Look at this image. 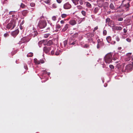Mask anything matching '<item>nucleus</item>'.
<instances>
[{
  "instance_id": "1",
  "label": "nucleus",
  "mask_w": 133,
  "mask_h": 133,
  "mask_svg": "<svg viewBox=\"0 0 133 133\" xmlns=\"http://www.w3.org/2000/svg\"><path fill=\"white\" fill-rule=\"evenodd\" d=\"M112 53L111 52L107 54L105 56L104 60L107 63L109 64L112 60Z\"/></svg>"
},
{
  "instance_id": "2",
  "label": "nucleus",
  "mask_w": 133,
  "mask_h": 133,
  "mask_svg": "<svg viewBox=\"0 0 133 133\" xmlns=\"http://www.w3.org/2000/svg\"><path fill=\"white\" fill-rule=\"evenodd\" d=\"M104 0H97V3L99 7H104L108 5V3L107 2L104 3Z\"/></svg>"
},
{
  "instance_id": "3",
  "label": "nucleus",
  "mask_w": 133,
  "mask_h": 133,
  "mask_svg": "<svg viewBox=\"0 0 133 133\" xmlns=\"http://www.w3.org/2000/svg\"><path fill=\"white\" fill-rule=\"evenodd\" d=\"M46 25V22L45 21L42 20L39 22L38 25L40 28L43 29L44 28Z\"/></svg>"
},
{
  "instance_id": "4",
  "label": "nucleus",
  "mask_w": 133,
  "mask_h": 133,
  "mask_svg": "<svg viewBox=\"0 0 133 133\" xmlns=\"http://www.w3.org/2000/svg\"><path fill=\"white\" fill-rule=\"evenodd\" d=\"M16 26V22L13 21L10 22V23L7 24L6 28L8 29H14Z\"/></svg>"
},
{
  "instance_id": "5",
  "label": "nucleus",
  "mask_w": 133,
  "mask_h": 133,
  "mask_svg": "<svg viewBox=\"0 0 133 133\" xmlns=\"http://www.w3.org/2000/svg\"><path fill=\"white\" fill-rule=\"evenodd\" d=\"M133 68V62L131 64H128L125 68V71L126 72H128L131 70Z\"/></svg>"
},
{
  "instance_id": "6",
  "label": "nucleus",
  "mask_w": 133,
  "mask_h": 133,
  "mask_svg": "<svg viewBox=\"0 0 133 133\" xmlns=\"http://www.w3.org/2000/svg\"><path fill=\"white\" fill-rule=\"evenodd\" d=\"M51 46L44 47L43 48V51L46 54H48L49 52V51L51 49Z\"/></svg>"
},
{
  "instance_id": "7",
  "label": "nucleus",
  "mask_w": 133,
  "mask_h": 133,
  "mask_svg": "<svg viewBox=\"0 0 133 133\" xmlns=\"http://www.w3.org/2000/svg\"><path fill=\"white\" fill-rule=\"evenodd\" d=\"M71 5L69 3V2H67L63 6V8L65 9H70L71 7Z\"/></svg>"
},
{
  "instance_id": "8",
  "label": "nucleus",
  "mask_w": 133,
  "mask_h": 133,
  "mask_svg": "<svg viewBox=\"0 0 133 133\" xmlns=\"http://www.w3.org/2000/svg\"><path fill=\"white\" fill-rule=\"evenodd\" d=\"M30 39L28 37H25L22 38L21 39V41L23 43H25L29 42Z\"/></svg>"
},
{
  "instance_id": "9",
  "label": "nucleus",
  "mask_w": 133,
  "mask_h": 133,
  "mask_svg": "<svg viewBox=\"0 0 133 133\" xmlns=\"http://www.w3.org/2000/svg\"><path fill=\"white\" fill-rule=\"evenodd\" d=\"M19 32V30L18 29H17L15 31L12 32L11 33V34L12 36L15 37L18 34Z\"/></svg>"
},
{
  "instance_id": "10",
  "label": "nucleus",
  "mask_w": 133,
  "mask_h": 133,
  "mask_svg": "<svg viewBox=\"0 0 133 133\" xmlns=\"http://www.w3.org/2000/svg\"><path fill=\"white\" fill-rule=\"evenodd\" d=\"M34 60L36 63L38 64H40V63H44V60L43 59H40L39 60H37V59H35Z\"/></svg>"
},
{
  "instance_id": "11",
  "label": "nucleus",
  "mask_w": 133,
  "mask_h": 133,
  "mask_svg": "<svg viewBox=\"0 0 133 133\" xmlns=\"http://www.w3.org/2000/svg\"><path fill=\"white\" fill-rule=\"evenodd\" d=\"M69 23L71 25H74L77 23L76 21L74 19L70 20L69 21Z\"/></svg>"
},
{
  "instance_id": "12",
  "label": "nucleus",
  "mask_w": 133,
  "mask_h": 133,
  "mask_svg": "<svg viewBox=\"0 0 133 133\" xmlns=\"http://www.w3.org/2000/svg\"><path fill=\"white\" fill-rule=\"evenodd\" d=\"M29 12L27 10H24L22 12V14L24 16H26Z\"/></svg>"
},
{
  "instance_id": "13",
  "label": "nucleus",
  "mask_w": 133,
  "mask_h": 133,
  "mask_svg": "<svg viewBox=\"0 0 133 133\" xmlns=\"http://www.w3.org/2000/svg\"><path fill=\"white\" fill-rule=\"evenodd\" d=\"M70 27V25L69 24H66L65 26L62 29V31L63 32L65 31L68 29Z\"/></svg>"
},
{
  "instance_id": "14",
  "label": "nucleus",
  "mask_w": 133,
  "mask_h": 133,
  "mask_svg": "<svg viewBox=\"0 0 133 133\" xmlns=\"http://www.w3.org/2000/svg\"><path fill=\"white\" fill-rule=\"evenodd\" d=\"M38 34L37 31H34V32H32L31 34V35L33 37H34L37 36Z\"/></svg>"
},
{
  "instance_id": "15",
  "label": "nucleus",
  "mask_w": 133,
  "mask_h": 133,
  "mask_svg": "<svg viewBox=\"0 0 133 133\" xmlns=\"http://www.w3.org/2000/svg\"><path fill=\"white\" fill-rule=\"evenodd\" d=\"M130 6V5L129 3H128L127 4H126L124 5V6L125 7V9L126 11H127L129 10V7Z\"/></svg>"
},
{
  "instance_id": "16",
  "label": "nucleus",
  "mask_w": 133,
  "mask_h": 133,
  "mask_svg": "<svg viewBox=\"0 0 133 133\" xmlns=\"http://www.w3.org/2000/svg\"><path fill=\"white\" fill-rule=\"evenodd\" d=\"M77 43V41L76 40H73V41H70L69 43L70 45H74Z\"/></svg>"
},
{
  "instance_id": "17",
  "label": "nucleus",
  "mask_w": 133,
  "mask_h": 133,
  "mask_svg": "<svg viewBox=\"0 0 133 133\" xmlns=\"http://www.w3.org/2000/svg\"><path fill=\"white\" fill-rule=\"evenodd\" d=\"M123 28L120 26H116L115 28V30H121Z\"/></svg>"
},
{
  "instance_id": "18",
  "label": "nucleus",
  "mask_w": 133,
  "mask_h": 133,
  "mask_svg": "<svg viewBox=\"0 0 133 133\" xmlns=\"http://www.w3.org/2000/svg\"><path fill=\"white\" fill-rule=\"evenodd\" d=\"M71 1L75 5L78 4V2L79 1V0H71Z\"/></svg>"
},
{
  "instance_id": "19",
  "label": "nucleus",
  "mask_w": 133,
  "mask_h": 133,
  "mask_svg": "<svg viewBox=\"0 0 133 133\" xmlns=\"http://www.w3.org/2000/svg\"><path fill=\"white\" fill-rule=\"evenodd\" d=\"M53 43L51 40H50L47 42L46 45L48 46H50L53 44Z\"/></svg>"
},
{
  "instance_id": "20",
  "label": "nucleus",
  "mask_w": 133,
  "mask_h": 133,
  "mask_svg": "<svg viewBox=\"0 0 133 133\" xmlns=\"http://www.w3.org/2000/svg\"><path fill=\"white\" fill-rule=\"evenodd\" d=\"M99 9L98 7H96L95 8L94 12L95 14H96L98 11Z\"/></svg>"
},
{
  "instance_id": "21",
  "label": "nucleus",
  "mask_w": 133,
  "mask_h": 133,
  "mask_svg": "<svg viewBox=\"0 0 133 133\" xmlns=\"http://www.w3.org/2000/svg\"><path fill=\"white\" fill-rule=\"evenodd\" d=\"M87 35L90 37H92L94 36V33H88Z\"/></svg>"
},
{
  "instance_id": "22",
  "label": "nucleus",
  "mask_w": 133,
  "mask_h": 133,
  "mask_svg": "<svg viewBox=\"0 0 133 133\" xmlns=\"http://www.w3.org/2000/svg\"><path fill=\"white\" fill-rule=\"evenodd\" d=\"M131 58V57H129L126 56L125 58V60L126 61H129L130 60Z\"/></svg>"
},
{
  "instance_id": "23",
  "label": "nucleus",
  "mask_w": 133,
  "mask_h": 133,
  "mask_svg": "<svg viewBox=\"0 0 133 133\" xmlns=\"http://www.w3.org/2000/svg\"><path fill=\"white\" fill-rule=\"evenodd\" d=\"M106 39L108 42L110 43V42L111 40V37L110 36H108L106 38Z\"/></svg>"
},
{
  "instance_id": "24",
  "label": "nucleus",
  "mask_w": 133,
  "mask_h": 133,
  "mask_svg": "<svg viewBox=\"0 0 133 133\" xmlns=\"http://www.w3.org/2000/svg\"><path fill=\"white\" fill-rule=\"evenodd\" d=\"M110 8L112 10L114 9L115 8V7L112 3H111L109 6Z\"/></svg>"
},
{
  "instance_id": "25",
  "label": "nucleus",
  "mask_w": 133,
  "mask_h": 133,
  "mask_svg": "<svg viewBox=\"0 0 133 133\" xmlns=\"http://www.w3.org/2000/svg\"><path fill=\"white\" fill-rule=\"evenodd\" d=\"M111 21V20L110 18H107L106 19V22L107 23H108L109 24V23Z\"/></svg>"
},
{
  "instance_id": "26",
  "label": "nucleus",
  "mask_w": 133,
  "mask_h": 133,
  "mask_svg": "<svg viewBox=\"0 0 133 133\" xmlns=\"http://www.w3.org/2000/svg\"><path fill=\"white\" fill-rule=\"evenodd\" d=\"M33 55V53L32 52H30L27 55V56L28 57H32Z\"/></svg>"
},
{
  "instance_id": "27",
  "label": "nucleus",
  "mask_w": 133,
  "mask_h": 133,
  "mask_svg": "<svg viewBox=\"0 0 133 133\" xmlns=\"http://www.w3.org/2000/svg\"><path fill=\"white\" fill-rule=\"evenodd\" d=\"M52 8L53 9H56L57 7V4L56 3H54L52 5Z\"/></svg>"
},
{
  "instance_id": "28",
  "label": "nucleus",
  "mask_w": 133,
  "mask_h": 133,
  "mask_svg": "<svg viewBox=\"0 0 133 133\" xmlns=\"http://www.w3.org/2000/svg\"><path fill=\"white\" fill-rule=\"evenodd\" d=\"M68 41L66 40L64 41L63 42L64 47H65L67 44Z\"/></svg>"
},
{
  "instance_id": "29",
  "label": "nucleus",
  "mask_w": 133,
  "mask_h": 133,
  "mask_svg": "<svg viewBox=\"0 0 133 133\" xmlns=\"http://www.w3.org/2000/svg\"><path fill=\"white\" fill-rule=\"evenodd\" d=\"M68 16V15L66 14H62L61 16V17L62 18H65L66 17Z\"/></svg>"
},
{
  "instance_id": "30",
  "label": "nucleus",
  "mask_w": 133,
  "mask_h": 133,
  "mask_svg": "<svg viewBox=\"0 0 133 133\" xmlns=\"http://www.w3.org/2000/svg\"><path fill=\"white\" fill-rule=\"evenodd\" d=\"M118 56V55H115V56H113V57L112 58V59L114 61H115V60H116L117 59H118L117 58V56Z\"/></svg>"
},
{
  "instance_id": "31",
  "label": "nucleus",
  "mask_w": 133,
  "mask_h": 133,
  "mask_svg": "<svg viewBox=\"0 0 133 133\" xmlns=\"http://www.w3.org/2000/svg\"><path fill=\"white\" fill-rule=\"evenodd\" d=\"M60 53V50H57L56 51L55 55H59Z\"/></svg>"
},
{
  "instance_id": "32",
  "label": "nucleus",
  "mask_w": 133,
  "mask_h": 133,
  "mask_svg": "<svg viewBox=\"0 0 133 133\" xmlns=\"http://www.w3.org/2000/svg\"><path fill=\"white\" fill-rule=\"evenodd\" d=\"M83 48H88L89 47V45L87 44H85L83 46Z\"/></svg>"
},
{
  "instance_id": "33",
  "label": "nucleus",
  "mask_w": 133,
  "mask_h": 133,
  "mask_svg": "<svg viewBox=\"0 0 133 133\" xmlns=\"http://www.w3.org/2000/svg\"><path fill=\"white\" fill-rule=\"evenodd\" d=\"M16 12V11H11L9 12V14L10 15L14 14Z\"/></svg>"
},
{
  "instance_id": "34",
  "label": "nucleus",
  "mask_w": 133,
  "mask_h": 133,
  "mask_svg": "<svg viewBox=\"0 0 133 133\" xmlns=\"http://www.w3.org/2000/svg\"><path fill=\"white\" fill-rule=\"evenodd\" d=\"M20 7H21L22 8H25V5L24 4H23V3H22L21 4V5H20Z\"/></svg>"
},
{
  "instance_id": "35",
  "label": "nucleus",
  "mask_w": 133,
  "mask_h": 133,
  "mask_svg": "<svg viewBox=\"0 0 133 133\" xmlns=\"http://www.w3.org/2000/svg\"><path fill=\"white\" fill-rule=\"evenodd\" d=\"M115 39L116 40L117 42H118L120 40V38L118 36H116L115 37Z\"/></svg>"
},
{
  "instance_id": "36",
  "label": "nucleus",
  "mask_w": 133,
  "mask_h": 133,
  "mask_svg": "<svg viewBox=\"0 0 133 133\" xmlns=\"http://www.w3.org/2000/svg\"><path fill=\"white\" fill-rule=\"evenodd\" d=\"M50 35L49 34H46L44 35V37L45 38H47Z\"/></svg>"
},
{
  "instance_id": "37",
  "label": "nucleus",
  "mask_w": 133,
  "mask_h": 133,
  "mask_svg": "<svg viewBox=\"0 0 133 133\" xmlns=\"http://www.w3.org/2000/svg\"><path fill=\"white\" fill-rule=\"evenodd\" d=\"M86 5H87V6L88 7H89V8H90L91 7V4L90 3H89V2H87Z\"/></svg>"
},
{
  "instance_id": "38",
  "label": "nucleus",
  "mask_w": 133,
  "mask_h": 133,
  "mask_svg": "<svg viewBox=\"0 0 133 133\" xmlns=\"http://www.w3.org/2000/svg\"><path fill=\"white\" fill-rule=\"evenodd\" d=\"M81 13L84 16H85L86 15V12L84 11H81Z\"/></svg>"
},
{
  "instance_id": "39",
  "label": "nucleus",
  "mask_w": 133,
  "mask_h": 133,
  "mask_svg": "<svg viewBox=\"0 0 133 133\" xmlns=\"http://www.w3.org/2000/svg\"><path fill=\"white\" fill-rule=\"evenodd\" d=\"M56 17L55 16H54L52 17V19L54 21H55L56 19Z\"/></svg>"
},
{
  "instance_id": "40",
  "label": "nucleus",
  "mask_w": 133,
  "mask_h": 133,
  "mask_svg": "<svg viewBox=\"0 0 133 133\" xmlns=\"http://www.w3.org/2000/svg\"><path fill=\"white\" fill-rule=\"evenodd\" d=\"M109 67L112 69H113L114 68V66L112 65H109Z\"/></svg>"
},
{
  "instance_id": "41",
  "label": "nucleus",
  "mask_w": 133,
  "mask_h": 133,
  "mask_svg": "<svg viewBox=\"0 0 133 133\" xmlns=\"http://www.w3.org/2000/svg\"><path fill=\"white\" fill-rule=\"evenodd\" d=\"M30 5L32 7H34L35 5V4L34 3L32 2L30 3Z\"/></svg>"
},
{
  "instance_id": "42",
  "label": "nucleus",
  "mask_w": 133,
  "mask_h": 133,
  "mask_svg": "<svg viewBox=\"0 0 133 133\" xmlns=\"http://www.w3.org/2000/svg\"><path fill=\"white\" fill-rule=\"evenodd\" d=\"M77 8L78 9H82L83 8L80 5H78L77 6Z\"/></svg>"
},
{
  "instance_id": "43",
  "label": "nucleus",
  "mask_w": 133,
  "mask_h": 133,
  "mask_svg": "<svg viewBox=\"0 0 133 133\" xmlns=\"http://www.w3.org/2000/svg\"><path fill=\"white\" fill-rule=\"evenodd\" d=\"M103 34L104 35H106L107 34V32L106 30H104L103 31Z\"/></svg>"
},
{
  "instance_id": "44",
  "label": "nucleus",
  "mask_w": 133,
  "mask_h": 133,
  "mask_svg": "<svg viewBox=\"0 0 133 133\" xmlns=\"http://www.w3.org/2000/svg\"><path fill=\"white\" fill-rule=\"evenodd\" d=\"M44 2L46 4H49L50 3V1L49 0H45L44 1Z\"/></svg>"
},
{
  "instance_id": "45",
  "label": "nucleus",
  "mask_w": 133,
  "mask_h": 133,
  "mask_svg": "<svg viewBox=\"0 0 133 133\" xmlns=\"http://www.w3.org/2000/svg\"><path fill=\"white\" fill-rule=\"evenodd\" d=\"M123 20V18L122 17L119 18L118 19V21H121Z\"/></svg>"
},
{
  "instance_id": "46",
  "label": "nucleus",
  "mask_w": 133,
  "mask_h": 133,
  "mask_svg": "<svg viewBox=\"0 0 133 133\" xmlns=\"http://www.w3.org/2000/svg\"><path fill=\"white\" fill-rule=\"evenodd\" d=\"M50 28L49 27L47 28V29L45 31V32H47V31H49L50 30Z\"/></svg>"
},
{
  "instance_id": "47",
  "label": "nucleus",
  "mask_w": 133,
  "mask_h": 133,
  "mask_svg": "<svg viewBox=\"0 0 133 133\" xmlns=\"http://www.w3.org/2000/svg\"><path fill=\"white\" fill-rule=\"evenodd\" d=\"M9 36V34L7 33H6L4 34V36L5 37H6L8 36Z\"/></svg>"
},
{
  "instance_id": "48",
  "label": "nucleus",
  "mask_w": 133,
  "mask_h": 133,
  "mask_svg": "<svg viewBox=\"0 0 133 133\" xmlns=\"http://www.w3.org/2000/svg\"><path fill=\"white\" fill-rule=\"evenodd\" d=\"M61 26L59 24H57L56 26V28L57 29H59L61 28Z\"/></svg>"
},
{
  "instance_id": "49",
  "label": "nucleus",
  "mask_w": 133,
  "mask_h": 133,
  "mask_svg": "<svg viewBox=\"0 0 133 133\" xmlns=\"http://www.w3.org/2000/svg\"><path fill=\"white\" fill-rule=\"evenodd\" d=\"M98 29V27L97 26L95 27L93 31V32H95L96 30H97Z\"/></svg>"
},
{
  "instance_id": "50",
  "label": "nucleus",
  "mask_w": 133,
  "mask_h": 133,
  "mask_svg": "<svg viewBox=\"0 0 133 133\" xmlns=\"http://www.w3.org/2000/svg\"><path fill=\"white\" fill-rule=\"evenodd\" d=\"M131 55V53H127L126 54V56H127L130 57V56Z\"/></svg>"
},
{
  "instance_id": "51",
  "label": "nucleus",
  "mask_w": 133,
  "mask_h": 133,
  "mask_svg": "<svg viewBox=\"0 0 133 133\" xmlns=\"http://www.w3.org/2000/svg\"><path fill=\"white\" fill-rule=\"evenodd\" d=\"M62 0H56L57 2L58 3H61Z\"/></svg>"
},
{
  "instance_id": "52",
  "label": "nucleus",
  "mask_w": 133,
  "mask_h": 133,
  "mask_svg": "<svg viewBox=\"0 0 133 133\" xmlns=\"http://www.w3.org/2000/svg\"><path fill=\"white\" fill-rule=\"evenodd\" d=\"M126 40L128 42H130L131 41V39L129 38H127Z\"/></svg>"
},
{
  "instance_id": "53",
  "label": "nucleus",
  "mask_w": 133,
  "mask_h": 133,
  "mask_svg": "<svg viewBox=\"0 0 133 133\" xmlns=\"http://www.w3.org/2000/svg\"><path fill=\"white\" fill-rule=\"evenodd\" d=\"M84 19V18H83V19H82V18H81V20H80L79 21H78V24H80V23H81V22L83 20V19Z\"/></svg>"
},
{
  "instance_id": "54",
  "label": "nucleus",
  "mask_w": 133,
  "mask_h": 133,
  "mask_svg": "<svg viewBox=\"0 0 133 133\" xmlns=\"http://www.w3.org/2000/svg\"><path fill=\"white\" fill-rule=\"evenodd\" d=\"M99 44L101 45H104V43L102 41H101V42Z\"/></svg>"
},
{
  "instance_id": "55",
  "label": "nucleus",
  "mask_w": 133,
  "mask_h": 133,
  "mask_svg": "<svg viewBox=\"0 0 133 133\" xmlns=\"http://www.w3.org/2000/svg\"><path fill=\"white\" fill-rule=\"evenodd\" d=\"M100 45L99 44H97V49H99L100 48Z\"/></svg>"
},
{
  "instance_id": "56",
  "label": "nucleus",
  "mask_w": 133,
  "mask_h": 133,
  "mask_svg": "<svg viewBox=\"0 0 133 133\" xmlns=\"http://www.w3.org/2000/svg\"><path fill=\"white\" fill-rule=\"evenodd\" d=\"M123 31L124 33H126L127 32V30L125 28L124 29Z\"/></svg>"
},
{
  "instance_id": "57",
  "label": "nucleus",
  "mask_w": 133,
  "mask_h": 133,
  "mask_svg": "<svg viewBox=\"0 0 133 133\" xmlns=\"http://www.w3.org/2000/svg\"><path fill=\"white\" fill-rule=\"evenodd\" d=\"M97 44H99L101 42V41L100 39H98L97 40Z\"/></svg>"
},
{
  "instance_id": "58",
  "label": "nucleus",
  "mask_w": 133,
  "mask_h": 133,
  "mask_svg": "<svg viewBox=\"0 0 133 133\" xmlns=\"http://www.w3.org/2000/svg\"><path fill=\"white\" fill-rule=\"evenodd\" d=\"M54 51H55L54 50H52L51 51V55H53L54 54Z\"/></svg>"
},
{
  "instance_id": "59",
  "label": "nucleus",
  "mask_w": 133,
  "mask_h": 133,
  "mask_svg": "<svg viewBox=\"0 0 133 133\" xmlns=\"http://www.w3.org/2000/svg\"><path fill=\"white\" fill-rule=\"evenodd\" d=\"M24 68L26 70L28 69V67L27 65H25L24 66Z\"/></svg>"
},
{
  "instance_id": "60",
  "label": "nucleus",
  "mask_w": 133,
  "mask_h": 133,
  "mask_svg": "<svg viewBox=\"0 0 133 133\" xmlns=\"http://www.w3.org/2000/svg\"><path fill=\"white\" fill-rule=\"evenodd\" d=\"M60 22L61 23V24H63L65 22L63 20H61V21H60Z\"/></svg>"
},
{
  "instance_id": "61",
  "label": "nucleus",
  "mask_w": 133,
  "mask_h": 133,
  "mask_svg": "<svg viewBox=\"0 0 133 133\" xmlns=\"http://www.w3.org/2000/svg\"><path fill=\"white\" fill-rule=\"evenodd\" d=\"M79 3L81 5H82L83 4V2L81 0L79 1Z\"/></svg>"
},
{
  "instance_id": "62",
  "label": "nucleus",
  "mask_w": 133,
  "mask_h": 133,
  "mask_svg": "<svg viewBox=\"0 0 133 133\" xmlns=\"http://www.w3.org/2000/svg\"><path fill=\"white\" fill-rule=\"evenodd\" d=\"M118 49L119 50H121L122 49V48L121 47H119Z\"/></svg>"
},
{
  "instance_id": "63",
  "label": "nucleus",
  "mask_w": 133,
  "mask_h": 133,
  "mask_svg": "<svg viewBox=\"0 0 133 133\" xmlns=\"http://www.w3.org/2000/svg\"><path fill=\"white\" fill-rule=\"evenodd\" d=\"M75 35L76 36H77L78 35V34L77 33H76L75 34Z\"/></svg>"
},
{
  "instance_id": "64",
  "label": "nucleus",
  "mask_w": 133,
  "mask_h": 133,
  "mask_svg": "<svg viewBox=\"0 0 133 133\" xmlns=\"http://www.w3.org/2000/svg\"><path fill=\"white\" fill-rule=\"evenodd\" d=\"M50 74V73L49 72L48 74V75H49Z\"/></svg>"
}]
</instances>
